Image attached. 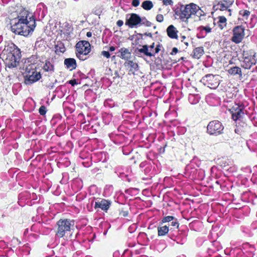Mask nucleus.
<instances>
[{
  "mask_svg": "<svg viewBox=\"0 0 257 257\" xmlns=\"http://www.w3.org/2000/svg\"><path fill=\"white\" fill-rule=\"evenodd\" d=\"M243 60L241 62V66L247 69H250L252 66L256 63L255 59V53L252 52H243L242 54Z\"/></svg>",
  "mask_w": 257,
  "mask_h": 257,
  "instance_id": "nucleus-8",
  "label": "nucleus"
},
{
  "mask_svg": "<svg viewBox=\"0 0 257 257\" xmlns=\"http://www.w3.org/2000/svg\"><path fill=\"white\" fill-rule=\"evenodd\" d=\"M119 52L120 53V57L124 60H128L131 57V52L125 48H121Z\"/></svg>",
  "mask_w": 257,
  "mask_h": 257,
  "instance_id": "nucleus-19",
  "label": "nucleus"
},
{
  "mask_svg": "<svg viewBox=\"0 0 257 257\" xmlns=\"http://www.w3.org/2000/svg\"><path fill=\"white\" fill-rule=\"evenodd\" d=\"M204 53L203 47L196 48L193 51V57L196 59H199Z\"/></svg>",
  "mask_w": 257,
  "mask_h": 257,
  "instance_id": "nucleus-22",
  "label": "nucleus"
},
{
  "mask_svg": "<svg viewBox=\"0 0 257 257\" xmlns=\"http://www.w3.org/2000/svg\"><path fill=\"white\" fill-rule=\"evenodd\" d=\"M101 55L107 58H109L110 57L109 53L106 51H102L101 52Z\"/></svg>",
  "mask_w": 257,
  "mask_h": 257,
  "instance_id": "nucleus-34",
  "label": "nucleus"
},
{
  "mask_svg": "<svg viewBox=\"0 0 257 257\" xmlns=\"http://www.w3.org/2000/svg\"><path fill=\"white\" fill-rule=\"evenodd\" d=\"M39 113L41 115H45L46 113V108L44 106H41L39 110Z\"/></svg>",
  "mask_w": 257,
  "mask_h": 257,
  "instance_id": "nucleus-30",
  "label": "nucleus"
},
{
  "mask_svg": "<svg viewBox=\"0 0 257 257\" xmlns=\"http://www.w3.org/2000/svg\"><path fill=\"white\" fill-rule=\"evenodd\" d=\"M243 107L242 105H239L238 104H235L230 109V112L232 114V118L234 120L240 118L243 115L242 110Z\"/></svg>",
  "mask_w": 257,
  "mask_h": 257,
  "instance_id": "nucleus-13",
  "label": "nucleus"
},
{
  "mask_svg": "<svg viewBox=\"0 0 257 257\" xmlns=\"http://www.w3.org/2000/svg\"><path fill=\"white\" fill-rule=\"evenodd\" d=\"M199 29L200 32L202 33L205 31L206 34L210 33L211 31V28L209 26H201L199 28Z\"/></svg>",
  "mask_w": 257,
  "mask_h": 257,
  "instance_id": "nucleus-26",
  "label": "nucleus"
},
{
  "mask_svg": "<svg viewBox=\"0 0 257 257\" xmlns=\"http://www.w3.org/2000/svg\"><path fill=\"white\" fill-rule=\"evenodd\" d=\"M207 129L210 135L217 136L222 133L224 126L220 121L213 120L209 123Z\"/></svg>",
  "mask_w": 257,
  "mask_h": 257,
  "instance_id": "nucleus-10",
  "label": "nucleus"
},
{
  "mask_svg": "<svg viewBox=\"0 0 257 257\" xmlns=\"http://www.w3.org/2000/svg\"><path fill=\"white\" fill-rule=\"evenodd\" d=\"M142 7L146 10H150L153 7V4L150 1H145L142 3Z\"/></svg>",
  "mask_w": 257,
  "mask_h": 257,
  "instance_id": "nucleus-24",
  "label": "nucleus"
},
{
  "mask_svg": "<svg viewBox=\"0 0 257 257\" xmlns=\"http://www.w3.org/2000/svg\"><path fill=\"white\" fill-rule=\"evenodd\" d=\"M178 50L177 48H173L171 54H176L178 52Z\"/></svg>",
  "mask_w": 257,
  "mask_h": 257,
  "instance_id": "nucleus-39",
  "label": "nucleus"
},
{
  "mask_svg": "<svg viewBox=\"0 0 257 257\" xmlns=\"http://www.w3.org/2000/svg\"><path fill=\"white\" fill-rule=\"evenodd\" d=\"M149 50L151 52H154L155 49H154V47H155V44L154 43H153L151 45L149 46Z\"/></svg>",
  "mask_w": 257,
  "mask_h": 257,
  "instance_id": "nucleus-37",
  "label": "nucleus"
},
{
  "mask_svg": "<svg viewBox=\"0 0 257 257\" xmlns=\"http://www.w3.org/2000/svg\"><path fill=\"white\" fill-rule=\"evenodd\" d=\"M171 225L174 228H178L179 224L176 219H174L171 223Z\"/></svg>",
  "mask_w": 257,
  "mask_h": 257,
  "instance_id": "nucleus-29",
  "label": "nucleus"
},
{
  "mask_svg": "<svg viewBox=\"0 0 257 257\" xmlns=\"http://www.w3.org/2000/svg\"><path fill=\"white\" fill-rule=\"evenodd\" d=\"M124 65L130 68L131 71L136 70L138 68V64L133 61H127L125 62Z\"/></svg>",
  "mask_w": 257,
  "mask_h": 257,
  "instance_id": "nucleus-23",
  "label": "nucleus"
},
{
  "mask_svg": "<svg viewBox=\"0 0 257 257\" xmlns=\"http://www.w3.org/2000/svg\"><path fill=\"white\" fill-rule=\"evenodd\" d=\"M69 83L71 84L72 85H74L75 84H76L75 80H71L69 81Z\"/></svg>",
  "mask_w": 257,
  "mask_h": 257,
  "instance_id": "nucleus-43",
  "label": "nucleus"
},
{
  "mask_svg": "<svg viewBox=\"0 0 257 257\" xmlns=\"http://www.w3.org/2000/svg\"><path fill=\"white\" fill-rule=\"evenodd\" d=\"M36 68V67L34 64H30L26 67V75L25 76V83L26 84H32L41 78V74L35 70Z\"/></svg>",
  "mask_w": 257,
  "mask_h": 257,
  "instance_id": "nucleus-6",
  "label": "nucleus"
},
{
  "mask_svg": "<svg viewBox=\"0 0 257 257\" xmlns=\"http://www.w3.org/2000/svg\"><path fill=\"white\" fill-rule=\"evenodd\" d=\"M12 31L16 34L28 36L33 32L36 27L34 18H30L28 21H19L17 20L10 21Z\"/></svg>",
  "mask_w": 257,
  "mask_h": 257,
  "instance_id": "nucleus-1",
  "label": "nucleus"
},
{
  "mask_svg": "<svg viewBox=\"0 0 257 257\" xmlns=\"http://www.w3.org/2000/svg\"><path fill=\"white\" fill-rule=\"evenodd\" d=\"M110 205V202L105 200L102 199L100 201H97L95 202L94 208L95 209L99 208L102 210L107 211L109 208Z\"/></svg>",
  "mask_w": 257,
  "mask_h": 257,
  "instance_id": "nucleus-14",
  "label": "nucleus"
},
{
  "mask_svg": "<svg viewBox=\"0 0 257 257\" xmlns=\"http://www.w3.org/2000/svg\"><path fill=\"white\" fill-rule=\"evenodd\" d=\"M91 50L90 44L88 41H80L76 45V55L81 60L86 59V55Z\"/></svg>",
  "mask_w": 257,
  "mask_h": 257,
  "instance_id": "nucleus-5",
  "label": "nucleus"
},
{
  "mask_svg": "<svg viewBox=\"0 0 257 257\" xmlns=\"http://www.w3.org/2000/svg\"><path fill=\"white\" fill-rule=\"evenodd\" d=\"M184 44H185L186 46H188V42H184Z\"/></svg>",
  "mask_w": 257,
  "mask_h": 257,
  "instance_id": "nucleus-46",
  "label": "nucleus"
},
{
  "mask_svg": "<svg viewBox=\"0 0 257 257\" xmlns=\"http://www.w3.org/2000/svg\"><path fill=\"white\" fill-rule=\"evenodd\" d=\"M232 4V2L230 1L224 0L219 2L217 5V8L221 11H224L228 9Z\"/></svg>",
  "mask_w": 257,
  "mask_h": 257,
  "instance_id": "nucleus-17",
  "label": "nucleus"
},
{
  "mask_svg": "<svg viewBox=\"0 0 257 257\" xmlns=\"http://www.w3.org/2000/svg\"><path fill=\"white\" fill-rule=\"evenodd\" d=\"M160 51V46L159 45H158L156 48L155 49L153 53H154V56H155V55L158 53H159V52Z\"/></svg>",
  "mask_w": 257,
  "mask_h": 257,
  "instance_id": "nucleus-36",
  "label": "nucleus"
},
{
  "mask_svg": "<svg viewBox=\"0 0 257 257\" xmlns=\"http://www.w3.org/2000/svg\"><path fill=\"white\" fill-rule=\"evenodd\" d=\"M2 56L5 59V63L8 67L14 68L19 64L21 52L19 49L12 44L5 47L3 51Z\"/></svg>",
  "mask_w": 257,
  "mask_h": 257,
  "instance_id": "nucleus-2",
  "label": "nucleus"
},
{
  "mask_svg": "<svg viewBox=\"0 0 257 257\" xmlns=\"http://www.w3.org/2000/svg\"><path fill=\"white\" fill-rule=\"evenodd\" d=\"M30 18H34L32 15L22 7L18 8L16 11L11 13L10 16V21L15 20L19 21H28Z\"/></svg>",
  "mask_w": 257,
  "mask_h": 257,
  "instance_id": "nucleus-7",
  "label": "nucleus"
},
{
  "mask_svg": "<svg viewBox=\"0 0 257 257\" xmlns=\"http://www.w3.org/2000/svg\"><path fill=\"white\" fill-rule=\"evenodd\" d=\"M219 77L218 75L207 74L202 78L201 81L205 85L212 89L216 88L219 84Z\"/></svg>",
  "mask_w": 257,
  "mask_h": 257,
  "instance_id": "nucleus-9",
  "label": "nucleus"
},
{
  "mask_svg": "<svg viewBox=\"0 0 257 257\" xmlns=\"http://www.w3.org/2000/svg\"><path fill=\"white\" fill-rule=\"evenodd\" d=\"M59 48H60L59 51L60 52L63 53L65 51V48L64 47H60Z\"/></svg>",
  "mask_w": 257,
  "mask_h": 257,
  "instance_id": "nucleus-40",
  "label": "nucleus"
},
{
  "mask_svg": "<svg viewBox=\"0 0 257 257\" xmlns=\"http://www.w3.org/2000/svg\"><path fill=\"white\" fill-rule=\"evenodd\" d=\"M57 228L56 235L59 237H64L68 240L73 233L74 228V222L68 219H60L57 223Z\"/></svg>",
  "mask_w": 257,
  "mask_h": 257,
  "instance_id": "nucleus-3",
  "label": "nucleus"
},
{
  "mask_svg": "<svg viewBox=\"0 0 257 257\" xmlns=\"http://www.w3.org/2000/svg\"><path fill=\"white\" fill-rule=\"evenodd\" d=\"M140 4L139 0H133L132 5L134 7H138Z\"/></svg>",
  "mask_w": 257,
  "mask_h": 257,
  "instance_id": "nucleus-35",
  "label": "nucleus"
},
{
  "mask_svg": "<svg viewBox=\"0 0 257 257\" xmlns=\"http://www.w3.org/2000/svg\"><path fill=\"white\" fill-rule=\"evenodd\" d=\"M156 20L158 22H162L164 21V16L162 14H158L156 16Z\"/></svg>",
  "mask_w": 257,
  "mask_h": 257,
  "instance_id": "nucleus-32",
  "label": "nucleus"
},
{
  "mask_svg": "<svg viewBox=\"0 0 257 257\" xmlns=\"http://www.w3.org/2000/svg\"><path fill=\"white\" fill-rule=\"evenodd\" d=\"M52 67V66L51 63L49 62H46L45 64L44 65L43 68L45 71H48L51 70Z\"/></svg>",
  "mask_w": 257,
  "mask_h": 257,
  "instance_id": "nucleus-28",
  "label": "nucleus"
},
{
  "mask_svg": "<svg viewBox=\"0 0 257 257\" xmlns=\"http://www.w3.org/2000/svg\"><path fill=\"white\" fill-rule=\"evenodd\" d=\"M109 51H114L115 50V48L113 46H111L109 47Z\"/></svg>",
  "mask_w": 257,
  "mask_h": 257,
  "instance_id": "nucleus-41",
  "label": "nucleus"
},
{
  "mask_svg": "<svg viewBox=\"0 0 257 257\" xmlns=\"http://www.w3.org/2000/svg\"><path fill=\"white\" fill-rule=\"evenodd\" d=\"M58 46H57L56 47V51H58Z\"/></svg>",
  "mask_w": 257,
  "mask_h": 257,
  "instance_id": "nucleus-47",
  "label": "nucleus"
},
{
  "mask_svg": "<svg viewBox=\"0 0 257 257\" xmlns=\"http://www.w3.org/2000/svg\"><path fill=\"white\" fill-rule=\"evenodd\" d=\"M58 4H60L61 7H64L65 5V3L64 2L58 3Z\"/></svg>",
  "mask_w": 257,
  "mask_h": 257,
  "instance_id": "nucleus-44",
  "label": "nucleus"
},
{
  "mask_svg": "<svg viewBox=\"0 0 257 257\" xmlns=\"http://www.w3.org/2000/svg\"><path fill=\"white\" fill-rule=\"evenodd\" d=\"M249 14L250 12L247 10H242L239 12V14L243 17H247Z\"/></svg>",
  "mask_w": 257,
  "mask_h": 257,
  "instance_id": "nucleus-31",
  "label": "nucleus"
},
{
  "mask_svg": "<svg viewBox=\"0 0 257 257\" xmlns=\"http://www.w3.org/2000/svg\"><path fill=\"white\" fill-rule=\"evenodd\" d=\"M86 36L88 37H91L92 36V33L91 32H88L87 33H86Z\"/></svg>",
  "mask_w": 257,
  "mask_h": 257,
  "instance_id": "nucleus-42",
  "label": "nucleus"
},
{
  "mask_svg": "<svg viewBox=\"0 0 257 257\" xmlns=\"http://www.w3.org/2000/svg\"><path fill=\"white\" fill-rule=\"evenodd\" d=\"M64 64L68 68L71 70L74 69L76 67V60L73 58H67L64 60Z\"/></svg>",
  "mask_w": 257,
  "mask_h": 257,
  "instance_id": "nucleus-18",
  "label": "nucleus"
},
{
  "mask_svg": "<svg viewBox=\"0 0 257 257\" xmlns=\"http://www.w3.org/2000/svg\"><path fill=\"white\" fill-rule=\"evenodd\" d=\"M141 22L142 19L139 15L136 14H131L127 15L125 24L130 28H133L137 27Z\"/></svg>",
  "mask_w": 257,
  "mask_h": 257,
  "instance_id": "nucleus-12",
  "label": "nucleus"
},
{
  "mask_svg": "<svg viewBox=\"0 0 257 257\" xmlns=\"http://www.w3.org/2000/svg\"><path fill=\"white\" fill-rule=\"evenodd\" d=\"M117 25L118 26V27H121V26H122L123 24V22L122 21V20H118L117 22Z\"/></svg>",
  "mask_w": 257,
  "mask_h": 257,
  "instance_id": "nucleus-38",
  "label": "nucleus"
},
{
  "mask_svg": "<svg viewBox=\"0 0 257 257\" xmlns=\"http://www.w3.org/2000/svg\"><path fill=\"white\" fill-rule=\"evenodd\" d=\"M244 35V29L242 27H235L233 30V36L231 40L234 43L238 44L241 42Z\"/></svg>",
  "mask_w": 257,
  "mask_h": 257,
  "instance_id": "nucleus-11",
  "label": "nucleus"
},
{
  "mask_svg": "<svg viewBox=\"0 0 257 257\" xmlns=\"http://www.w3.org/2000/svg\"><path fill=\"white\" fill-rule=\"evenodd\" d=\"M136 53L138 55L143 53L147 56H149V57L154 56L153 52H151L150 51L149 47L147 45L142 46V47L141 48H138L136 50Z\"/></svg>",
  "mask_w": 257,
  "mask_h": 257,
  "instance_id": "nucleus-15",
  "label": "nucleus"
},
{
  "mask_svg": "<svg viewBox=\"0 0 257 257\" xmlns=\"http://www.w3.org/2000/svg\"><path fill=\"white\" fill-rule=\"evenodd\" d=\"M186 39V37L184 36H183L181 37V41L183 42L184 40Z\"/></svg>",
  "mask_w": 257,
  "mask_h": 257,
  "instance_id": "nucleus-45",
  "label": "nucleus"
},
{
  "mask_svg": "<svg viewBox=\"0 0 257 257\" xmlns=\"http://www.w3.org/2000/svg\"><path fill=\"white\" fill-rule=\"evenodd\" d=\"M169 230V226L163 225L158 227V234L159 236H164L168 232Z\"/></svg>",
  "mask_w": 257,
  "mask_h": 257,
  "instance_id": "nucleus-20",
  "label": "nucleus"
},
{
  "mask_svg": "<svg viewBox=\"0 0 257 257\" xmlns=\"http://www.w3.org/2000/svg\"><path fill=\"white\" fill-rule=\"evenodd\" d=\"M163 3L165 6H172L173 5V2L172 0H163Z\"/></svg>",
  "mask_w": 257,
  "mask_h": 257,
  "instance_id": "nucleus-33",
  "label": "nucleus"
},
{
  "mask_svg": "<svg viewBox=\"0 0 257 257\" xmlns=\"http://www.w3.org/2000/svg\"><path fill=\"white\" fill-rule=\"evenodd\" d=\"M227 72L229 74L232 75L239 74L241 76L242 75L241 68L237 66H234L230 68L227 70Z\"/></svg>",
  "mask_w": 257,
  "mask_h": 257,
  "instance_id": "nucleus-21",
  "label": "nucleus"
},
{
  "mask_svg": "<svg viewBox=\"0 0 257 257\" xmlns=\"http://www.w3.org/2000/svg\"><path fill=\"white\" fill-rule=\"evenodd\" d=\"M200 9L197 5L191 3L186 5H181L175 10V14L183 21H187L192 15L197 14Z\"/></svg>",
  "mask_w": 257,
  "mask_h": 257,
  "instance_id": "nucleus-4",
  "label": "nucleus"
},
{
  "mask_svg": "<svg viewBox=\"0 0 257 257\" xmlns=\"http://www.w3.org/2000/svg\"><path fill=\"white\" fill-rule=\"evenodd\" d=\"M167 32L170 38L172 39H178V31L173 25H170L168 27Z\"/></svg>",
  "mask_w": 257,
  "mask_h": 257,
  "instance_id": "nucleus-16",
  "label": "nucleus"
},
{
  "mask_svg": "<svg viewBox=\"0 0 257 257\" xmlns=\"http://www.w3.org/2000/svg\"><path fill=\"white\" fill-rule=\"evenodd\" d=\"M218 22L219 23V26L221 29H222L226 26V19L224 16H220L219 17Z\"/></svg>",
  "mask_w": 257,
  "mask_h": 257,
  "instance_id": "nucleus-25",
  "label": "nucleus"
},
{
  "mask_svg": "<svg viewBox=\"0 0 257 257\" xmlns=\"http://www.w3.org/2000/svg\"><path fill=\"white\" fill-rule=\"evenodd\" d=\"M174 219H175V218L173 216H167L164 217L162 219V223L169 222L171 221H173Z\"/></svg>",
  "mask_w": 257,
  "mask_h": 257,
  "instance_id": "nucleus-27",
  "label": "nucleus"
},
{
  "mask_svg": "<svg viewBox=\"0 0 257 257\" xmlns=\"http://www.w3.org/2000/svg\"><path fill=\"white\" fill-rule=\"evenodd\" d=\"M112 58H113V59H114V58H115V56H113L112 57Z\"/></svg>",
  "mask_w": 257,
  "mask_h": 257,
  "instance_id": "nucleus-48",
  "label": "nucleus"
}]
</instances>
